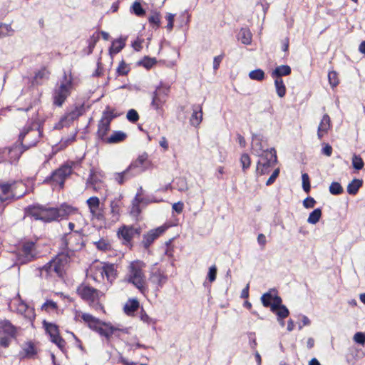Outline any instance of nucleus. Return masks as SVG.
<instances>
[{
	"instance_id": "1",
	"label": "nucleus",
	"mask_w": 365,
	"mask_h": 365,
	"mask_svg": "<svg viewBox=\"0 0 365 365\" xmlns=\"http://www.w3.org/2000/svg\"><path fill=\"white\" fill-rule=\"evenodd\" d=\"M74 236V234L68 233L63 237L62 244L66 249L58 253L55 258L51 259L43 267L37 268L36 269V275L46 279H56V278L63 277L66 265L74 255V251L68 249V244Z\"/></svg>"
},
{
	"instance_id": "2",
	"label": "nucleus",
	"mask_w": 365,
	"mask_h": 365,
	"mask_svg": "<svg viewBox=\"0 0 365 365\" xmlns=\"http://www.w3.org/2000/svg\"><path fill=\"white\" fill-rule=\"evenodd\" d=\"M75 319L83 321L90 329L96 331L107 340L110 338L120 341L129 339L130 328H123L120 325H113L110 322H103L87 313L77 312Z\"/></svg>"
},
{
	"instance_id": "3",
	"label": "nucleus",
	"mask_w": 365,
	"mask_h": 365,
	"mask_svg": "<svg viewBox=\"0 0 365 365\" xmlns=\"http://www.w3.org/2000/svg\"><path fill=\"white\" fill-rule=\"evenodd\" d=\"M43 137V128L36 120L29 122L21 131L19 141L24 150L34 147Z\"/></svg>"
},
{
	"instance_id": "4",
	"label": "nucleus",
	"mask_w": 365,
	"mask_h": 365,
	"mask_svg": "<svg viewBox=\"0 0 365 365\" xmlns=\"http://www.w3.org/2000/svg\"><path fill=\"white\" fill-rule=\"evenodd\" d=\"M73 79L71 73L63 72L62 78L56 83L53 91V103L55 106L61 107L71 95L73 88Z\"/></svg>"
},
{
	"instance_id": "5",
	"label": "nucleus",
	"mask_w": 365,
	"mask_h": 365,
	"mask_svg": "<svg viewBox=\"0 0 365 365\" xmlns=\"http://www.w3.org/2000/svg\"><path fill=\"white\" fill-rule=\"evenodd\" d=\"M25 185L20 181L0 183V202H9L26 194Z\"/></svg>"
},
{
	"instance_id": "6",
	"label": "nucleus",
	"mask_w": 365,
	"mask_h": 365,
	"mask_svg": "<svg viewBox=\"0 0 365 365\" xmlns=\"http://www.w3.org/2000/svg\"><path fill=\"white\" fill-rule=\"evenodd\" d=\"M76 292L91 307L97 312H104L103 307L99 302L100 297L103 295L102 292L89 284L83 283L77 287Z\"/></svg>"
},
{
	"instance_id": "7",
	"label": "nucleus",
	"mask_w": 365,
	"mask_h": 365,
	"mask_svg": "<svg viewBox=\"0 0 365 365\" xmlns=\"http://www.w3.org/2000/svg\"><path fill=\"white\" fill-rule=\"evenodd\" d=\"M25 213L26 216L43 222H51L58 220V211L56 207L41 205H29L25 208Z\"/></svg>"
},
{
	"instance_id": "8",
	"label": "nucleus",
	"mask_w": 365,
	"mask_h": 365,
	"mask_svg": "<svg viewBox=\"0 0 365 365\" xmlns=\"http://www.w3.org/2000/svg\"><path fill=\"white\" fill-rule=\"evenodd\" d=\"M256 176L269 174L277 163V152L274 148L267 149L265 153L258 156Z\"/></svg>"
},
{
	"instance_id": "9",
	"label": "nucleus",
	"mask_w": 365,
	"mask_h": 365,
	"mask_svg": "<svg viewBox=\"0 0 365 365\" xmlns=\"http://www.w3.org/2000/svg\"><path fill=\"white\" fill-rule=\"evenodd\" d=\"M170 87L163 86V83H160L152 93L150 106L156 111V113L161 117L164 115V106L167 102Z\"/></svg>"
},
{
	"instance_id": "10",
	"label": "nucleus",
	"mask_w": 365,
	"mask_h": 365,
	"mask_svg": "<svg viewBox=\"0 0 365 365\" xmlns=\"http://www.w3.org/2000/svg\"><path fill=\"white\" fill-rule=\"evenodd\" d=\"M71 166L63 165L53 171L49 176H47L44 179L43 183L48 184L53 187L58 186L62 189L64 186L66 179L71 174Z\"/></svg>"
},
{
	"instance_id": "11",
	"label": "nucleus",
	"mask_w": 365,
	"mask_h": 365,
	"mask_svg": "<svg viewBox=\"0 0 365 365\" xmlns=\"http://www.w3.org/2000/svg\"><path fill=\"white\" fill-rule=\"evenodd\" d=\"M128 281L138 289L141 293L144 294L147 291L145 275L139 263L133 262L130 265Z\"/></svg>"
},
{
	"instance_id": "12",
	"label": "nucleus",
	"mask_w": 365,
	"mask_h": 365,
	"mask_svg": "<svg viewBox=\"0 0 365 365\" xmlns=\"http://www.w3.org/2000/svg\"><path fill=\"white\" fill-rule=\"evenodd\" d=\"M35 243L31 241L24 242L16 254V264H25L36 258Z\"/></svg>"
},
{
	"instance_id": "13",
	"label": "nucleus",
	"mask_w": 365,
	"mask_h": 365,
	"mask_svg": "<svg viewBox=\"0 0 365 365\" xmlns=\"http://www.w3.org/2000/svg\"><path fill=\"white\" fill-rule=\"evenodd\" d=\"M85 113V107L83 104L76 105L71 110L68 111L56 124L54 128L61 129L63 127L69 126L74 120L78 119Z\"/></svg>"
},
{
	"instance_id": "14",
	"label": "nucleus",
	"mask_w": 365,
	"mask_h": 365,
	"mask_svg": "<svg viewBox=\"0 0 365 365\" xmlns=\"http://www.w3.org/2000/svg\"><path fill=\"white\" fill-rule=\"evenodd\" d=\"M18 334L19 329L9 321L0 322V342H7L9 340L16 339Z\"/></svg>"
},
{
	"instance_id": "15",
	"label": "nucleus",
	"mask_w": 365,
	"mask_h": 365,
	"mask_svg": "<svg viewBox=\"0 0 365 365\" xmlns=\"http://www.w3.org/2000/svg\"><path fill=\"white\" fill-rule=\"evenodd\" d=\"M148 166V155L144 153L139 155L135 160L133 161L128 167V170L131 173V175L134 177L144 172Z\"/></svg>"
},
{
	"instance_id": "16",
	"label": "nucleus",
	"mask_w": 365,
	"mask_h": 365,
	"mask_svg": "<svg viewBox=\"0 0 365 365\" xmlns=\"http://www.w3.org/2000/svg\"><path fill=\"white\" fill-rule=\"evenodd\" d=\"M24 148L20 145H14L11 148H6L2 151L3 161H8L10 163L16 162L22 153L25 151Z\"/></svg>"
},
{
	"instance_id": "17",
	"label": "nucleus",
	"mask_w": 365,
	"mask_h": 365,
	"mask_svg": "<svg viewBox=\"0 0 365 365\" xmlns=\"http://www.w3.org/2000/svg\"><path fill=\"white\" fill-rule=\"evenodd\" d=\"M272 291L274 292V289H272ZM261 301L264 307H270V310L272 312H274L278 307L281 306H284L282 304V298L275 294L272 296L271 294V290L268 292L264 293L261 297Z\"/></svg>"
},
{
	"instance_id": "18",
	"label": "nucleus",
	"mask_w": 365,
	"mask_h": 365,
	"mask_svg": "<svg viewBox=\"0 0 365 365\" xmlns=\"http://www.w3.org/2000/svg\"><path fill=\"white\" fill-rule=\"evenodd\" d=\"M98 274H99L102 278L106 277L107 280L112 283L117 276L115 265L113 264H105L103 266L98 267L96 269L95 274L97 275ZM96 278L97 276L94 277V279H96Z\"/></svg>"
},
{
	"instance_id": "19",
	"label": "nucleus",
	"mask_w": 365,
	"mask_h": 365,
	"mask_svg": "<svg viewBox=\"0 0 365 365\" xmlns=\"http://www.w3.org/2000/svg\"><path fill=\"white\" fill-rule=\"evenodd\" d=\"M86 204L92 217L98 220H105L103 210L100 207V200L98 197L93 196L89 197L86 201Z\"/></svg>"
},
{
	"instance_id": "20",
	"label": "nucleus",
	"mask_w": 365,
	"mask_h": 365,
	"mask_svg": "<svg viewBox=\"0 0 365 365\" xmlns=\"http://www.w3.org/2000/svg\"><path fill=\"white\" fill-rule=\"evenodd\" d=\"M140 234V228H135L132 226H123L119 228L118 231V236L120 239L123 240L124 244H128L131 242L132 239L135 236H139Z\"/></svg>"
},
{
	"instance_id": "21",
	"label": "nucleus",
	"mask_w": 365,
	"mask_h": 365,
	"mask_svg": "<svg viewBox=\"0 0 365 365\" xmlns=\"http://www.w3.org/2000/svg\"><path fill=\"white\" fill-rule=\"evenodd\" d=\"M266 146V140L261 134H252V150L257 157L262 155L267 148Z\"/></svg>"
},
{
	"instance_id": "22",
	"label": "nucleus",
	"mask_w": 365,
	"mask_h": 365,
	"mask_svg": "<svg viewBox=\"0 0 365 365\" xmlns=\"http://www.w3.org/2000/svg\"><path fill=\"white\" fill-rule=\"evenodd\" d=\"M103 175L101 172L91 169L86 181L87 187H91L96 191L101 189L103 186Z\"/></svg>"
},
{
	"instance_id": "23",
	"label": "nucleus",
	"mask_w": 365,
	"mask_h": 365,
	"mask_svg": "<svg viewBox=\"0 0 365 365\" xmlns=\"http://www.w3.org/2000/svg\"><path fill=\"white\" fill-rule=\"evenodd\" d=\"M166 230V227L160 226L156 229L151 230L146 234L143 235V239L142 241L143 246L148 249L151 244Z\"/></svg>"
},
{
	"instance_id": "24",
	"label": "nucleus",
	"mask_w": 365,
	"mask_h": 365,
	"mask_svg": "<svg viewBox=\"0 0 365 365\" xmlns=\"http://www.w3.org/2000/svg\"><path fill=\"white\" fill-rule=\"evenodd\" d=\"M149 280L156 286L157 289H159L163 287V286L167 282L168 277L164 272L155 268L151 272Z\"/></svg>"
},
{
	"instance_id": "25",
	"label": "nucleus",
	"mask_w": 365,
	"mask_h": 365,
	"mask_svg": "<svg viewBox=\"0 0 365 365\" xmlns=\"http://www.w3.org/2000/svg\"><path fill=\"white\" fill-rule=\"evenodd\" d=\"M38 349L35 344H25L19 351L18 356L20 360L25 359H36L38 354Z\"/></svg>"
},
{
	"instance_id": "26",
	"label": "nucleus",
	"mask_w": 365,
	"mask_h": 365,
	"mask_svg": "<svg viewBox=\"0 0 365 365\" xmlns=\"http://www.w3.org/2000/svg\"><path fill=\"white\" fill-rule=\"evenodd\" d=\"M14 305H16L17 312L23 315L25 318L31 321L35 318L34 309L28 306L24 302L19 299L16 301V304L14 303Z\"/></svg>"
},
{
	"instance_id": "27",
	"label": "nucleus",
	"mask_w": 365,
	"mask_h": 365,
	"mask_svg": "<svg viewBox=\"0 0 365 365\" xmlns=\"http://www.w3.org/2000/svg\"><path fill=\"white\" fill-rule=\"evenodd\" d=\"M122 202L120 197H115L110 202V220L112 222H117L120 217V208Z\"/></svg>"
},
{
	"instance_id": "28",
	"label": "nucleus",
	"mask_w": 365,
	"mask_h": 365,
	"mask_svg": "<svg viewBox=\"0 0 365 365\" xmlns=\"http://www.w3.org/2000/svg\"><path fill=\"white\" fill-rule=\"evenodd\" d=\"M331 128V120L327 114H324L317 129V136L319 139H322L323 136L327 133Z\"/></svg>"
},
{
	"instance_id": "29",
	"label": "nucleus",
	"mask_w": 365,
	"mask_h": 365,
	"mask_svg": "<svg viewBox=\"0 0 365 365\" xmlns=\"http://www.w3.org/2000/svg\"><path fill=\"white\" fill-rule=\"evenodd\" d=\"M46 333L50 336L51 342H61L62 339L59 336L58 327L51 323H44Z\"/></svg>"
},
{
	"instance_id": "30",
	"label": "nucleus",
	"mask_w": 365,
	"mask_h": 365,
	"mask_svg": "<svg viewBox=\"0 0 365 365\" xmlns=\"http://www.w3.org/2000/svg\"><path fill=\"white\" fill-rule=\"evenodd\" d=\"M202 120V109L200 105L192 106V114L190 117V124L195 127H197Z\"/></svg>"
},
{
	"instance_id": "31",
	"label": "nucleus",
	"mask_w": 365,
	"mask_h": 365,
	"mask_svg": "<svg viewBox=\"0 0 365 365\" xmlns=\"http://www.w3.org/2000/svg\"><path fill=\"white\" fill-rule=\"evenodd\" d=\"M126 37L120 36L119 38L113 41L109 48V54L111 57L118 53L125 46Z\"/></svg>"
},
{
	"instance_id": "32",
	"label": "nucleus",
	"mask_w": 365,
	"mask_h": 365,
	"mask_svg": "<svg viewBox=\"0 0 365 365\" xmlns=\"http://www.w3.org/2000/svg\"><path fill=\"white\" fill-rule=\"evenodd\" d=\"M110 123L100 120L98 125L97 135L99 139L106 143V139L108 138L107 134L110 130Z\"/></svg>"
},
{
	"instance_id": "33",
	"label": "nucleus",
	"mask_w": 365,
	"mask_h": 365,
	"mask_svg": "<svg viewBox=\"0 0 365 365\" xmlns=\"http://www.w3.org/2000/svg\"><path fill=\"white\" fill-rule=\"evenodd\" d=\"M127 137L126 133L123 131H114L108 138L106 139V143L108 144H115L123 142Z\"/></svg>"
},
{
	"instance_id": "34",
	"label": "nucleus",
	"mask_w": 365,
	"mask_h": 365,
	"mask_svg": "<svg viewBox=\"0 0 365 365\" xmlns=\"http://www.w3.org/2000/svg\"><path fill=\"white\" fill-rule=\"evenodd\" d=\"M291 68L288 65H282L275 68L272 71L271 76L272 78H281L282 76H288L291 73Z\"/></svg>"
},
{
	"instance_id": "35",
	"label": "nucleus",
	"mask_w": 365,
	"mask_h": 365,
	"mask_svg": "<svg viewBox=\"0 0 365 365\" xmlns=\"http://www.w3.org/2000/svg\"><path fill=\"white\" fill-rule=\"evenodd\" d=\"M58 211V218H63L68 215H72L76 212V209L67 204H63L59 207H56Z\"/></svg>"
},
{
	"instance_id": "36",
	"label": "nucleus",
	"mask_w": 365,
	"mask_h": 365,
	"mask_svg": "<svg viewBox=\"0 0 365 365\" xmlns=\"http://www.w3.org/2000/svg\"><path fill=\"white\" fill-rule=\"evenodd\" d=\"M363 185V180L360 179L352 180L347 185V192L351 195H355Z\"/></svg>"
},
{
	"instance_id": "37",
	"label": "nucleus",
	"mask_w": 365,
	"mask_h": 365,
	"mask_svg": "<svg viewBox=\"0 0 365 365\" xmlns=\"http://www.w3.org/2000/svg\"><path fill=\"white\" fill-rule=\"evenodd\" d=\"M277 317V320L282 327L284 326V319L289 316V312L286 306H281L272 312Z\"/></svg>"
},
{
	"instance_id": "38",
	"label": "nucleus",
	"mask_w": 365,
	"mask_h": 365,
	"mask_svg": "<svg viewBox=\"0 0 365 365\" xmlns=\"http://www.w3.org/2000/svg\"><path fill=\"white\" fill-rule=\"evenodd\" d=\"M138 308L139 302L136 299H130L125 303L123 309L126 314L133 315Z\"/></svg>"
},
{
	"instance_id": "39",
	"label": "nucleus",
	"mask_w": 365,
	"mask_h": 365,
	"mask_svg": "<svg viewBox=\"0 0 365 365\" xmlns=\"http://www.w3.org/2000/svg\"><path fill=\"white\" fill-rule=\"evenodd\" d=\"M252 33L247 28H242L238 34V39L245 45H250L252 42Z\"/></svg>"
},
{
	"instance_id": "40",
	"label": "nucleus",
	"mask_w": 365,
	"mask_h": 365,
	"mask_svg": "<svg viewBox=\"0 0 365 365\" xmlns=\"http://www.w3.org/2000/svg\"><path fill=\"white\" fill-rule=\"evenodd\" d=\"M115 180L120 185L123 184L125 181L133 177L131 175V173L128 170H125L120 173H115L113 175Z\"/></svg>"
},
{
	"instance_id": "41",
	"label": "nucleus",
	"mask_w": 365,
	"mask_h": 365,
	"mask_svg": "<svg viewBox=\"0 0 365 365\" xmlns=\"http://www.w3.org/2000/svg\"><path fill=\"white\" fill-rule=\"evenodd\" d=\"M274 86L277 94L279 97L283 98L286 94V86L281 78H274Z\"/></svg>"
},
{
	"instance_id": "42",
	"label": "nucleus",
	"mask_w": 365,
	"mask_h": 365,
	"mask_svg": "<svg viewBox=\"0 0 365 365\" xmlns=\"http://www.w3.org/2000/svg\"><path fill=\"white\" fill-rule=\"evenodd\" d=\"M49 74V71L45 67H43L35 73L34 81L36 83L40 84L43 80L48 78Z\"/></svg>"
},
{
	"instance_id": "43",
	"label": "nucleus",
	"mask_w": 365,
	"mask_h": 365,
	"mask_svg": "<svg viewBox=\"0 0 365 365\" xmlns=\"http://www.w3.org/2000/svg\"><path fill=\"white\" fill-rule=\"evenodd\" d=\"M322 210L320 208H317V209L314 210L309 214L308 219H307V222L309 224L315 225L319 221V220L322 217Z\"/></svg>"
},
{
	"instance_id": "44",
	"label": "nucleus",
	"mask_w": 365,
	"mask_h": 365,
	"mask_svg": "<svg viewBox=\"0 0 365 365\" xmlns=\"http://www.w3.org/2000/svg\"><path fill=\"white\" fill-rule=\"evenodd\" d=\"M113 109H111L108 106H106L105 110L103 112L101 120L110 123L112 120L116 118L118 115L113 113Z\"/></svg>"
},
{
	"instance_id": "45",
	"label": "nucleus",
	"mask_w": 365,
	"mask_h": 365,
	"mask_svg": "<svg viewBox=\"0 0 365 365\" xmlns=\"http://www.w3.org/2000/svg\"><path fill=\"white\" fill-rule=\"evenodd\" d=\"M157 63L155 58L145 56L142 60L138 61V65L142 66L147 69H150Z\"/></svg>"
},
{
	"instance_id": "46",
	"label": "nucleus",
	"mask_w": 365,
	"mask_h": 365,
	"mask_svg": "<svg viewBox=\"0 0 365 365\" xmlns=\"http://www.w3.org/2000/svg\"><path fill=\"white\" fill-rule=\"evenodd\" d=\"M240 164L242 166V171L245 173L251 165V159L247 153H243L240 156Z\"/></svg>"
},
{
	"instance_id": "47",
	"label": "nucleus",
	"mask_w": 365,
	"mask_h": 365,
	"mask_svg": "<svg viewBox=\"0 0 365 365\" xmlns=\"http://www.w3.org/2000/svg\"><path fill=\"white\" fill-rule=\"evenodd\" d=\"M264 76H265V74H264V71L260 68L253 70V71H250L249 73V77L250 78V79L258 81H261L264 80Z\"/></svg>"
},
{
	"instance_id": "48",
	"label": "nucleus",
	"mask_w": 365,
	"mask_h": 365,
	"mask_svg": "<svg viewBox=\"0 0 365 365\" xmlns=\"http://www.w3.org/2000/svg\"><path fill=\"white\" fill-rule=\"evenodd\" d=\"M14 30L10 24H0V38H4L8 36L12 35Z\"/></svg>"
},
{
	"instance_id": "49",
	"label": "nucleus",
	"mask_w": 365,
	"mask_h": 365,
	"mask_svg": "<svg viewBox=\"0 0 365 365\" xmlns=\"http://www.w3.org/2000/svg\"><path fill=\"white\" fill-rule=\"evenodd\" d=\"M329 192L334 195H338L343 192L344 190L338 182H332L329 188Z\"/></svg>"
},
{
	"instance_id": "50",
	"label": "nucleus",
	"mask_w": 365,
	"mask_h": 365,
	"mask_svg": "<svg viewBox=\"0 0 365 365\" xmlns=\"http://www.w3.org/2000/svg\"><path fill=\"white\" fill-rule=\"evenodd\" d=\"M328 80H329V83L332 88L336 87L339 83L338 73L334 71H331L329 72Z\"/></svg>"
},
{
	"instance_id": "51",
	"label": "nucleus",
	"mask_w": 365,
	"mask_h": 365,
	"mask_svg": "<svg viewBox=\"0 0 365 365\" xmlns=\"http://www.w3.org/2000/svg\"><path fill=\"white\" fill-rule=\"evenodd\" d=\"M130 12L135 14L138 16H142L145 13L141 4L138 1H135L130 7Z\"/></svg>"
},
{
	"instance_id": "52",
	"label": "nucleus",
	"mask_w": 365,
	"mask_h": 365,
	"mask_svg": "<svg viewBox=\"0 0 365 365\" xmlns=\"http://www.w3.org/2000/svg\"><path fill=\"white\" fill-rule=\"evenodd\" d=\"M352 165L354 169L359 170L364 168V163L359 155L354 154L352 157Z\"/></svg>"
},
{
	"instance_id": "53",
	"label": "nucleus",
	"mask_w": 365,
	"mask_h": 365,
	"mask_svg": "<svg viewBox=\"0 0 365 365\" xmlns=\"http://www.w3.org/2000/svg\"><path fill=\"white\" fill-rule=\"evenodd\" d=\"M129 71H130V68H128V65L125 63V62L123 60H122L120 62V63L116 69V72L118 76H125V75L128 74Z\"/></svg>"
},
{
	"instance_id": "54",
	"label": "nucleus",
	"mask_w": 365,
	"mask_h": 365,
	"mask_svg": "<svg viewBox=\"0 0 365 365\" xmlns=\"http://www.w3.org/2000/svg\"><path fill=\"white\" fill-rule=\"evenodd\" d=\"M128 121L131 123H136L139 120V115L135 109H130L126 115Z\"/></svg>"
},
{
	"instance_id": "55",
	"label": "nucleus",
	"mask_w": 365,
	"mask_h": 365,
	"mask_svg": "<svg viewBox=\"0 0 365 365\" xmlns=\"http://www.w3.org/2000/svg\"><path fill=\"white\" fill-rule=\"evenodd\" d=\"M95 245L99 250L102 251H106L110 248V244L104 239H101L98 242H96Z\"/></svg>"
},
{
	"instance_id": "56",
	"label": "nucleus",
	"mask_w": 365,
	"mask_h": 365,
	"mask_svg": "<svg viewBox=\"0 0 365 365\" xmlns=\"http://www.w3.org/2000/svg\"><path fill=\"white\" fill-rule=\"evenodd\" d=\"M99 38H100V33L98 31H96L87 40L88 45H89L91 48H94L96 46V44L98 41Z\"/></svg>"
},
{
	"instance_id": "57",
	"label": "nucleus",
	"mask_w": 365,
	"mask_h": 365,
	"mask_svg": "<svg viewBox=\"0 0 365 365\" xmlns=\"http://www.w3.org/2000/svg\"><path fill=\"white\" fill-rule=\"evenodd\" d=\"M279 173H280L279 168H274L273 172L272 173L270 177L267 180L266 185L269 186V185H272L275 182L277 177L279 176Z\"/></svg>"
},
{
	"instance_id": "58",
	"label": "nucleus",
	"mask_w": 365,
	"mask_h": 365,
	"mask_svg": "<svg viewBox=\"0 0 365 365\" xmlns=\"http://www.w3.org/2000/svg\"><path fill=\"white\" fill-rule=\"evenodd\" d=\"M302 187L304 192H309L310 191V182L308 174L303 173L302 175Z\"/></svg>"
},
{
	"instance_id": "59",
	"label": "nucleus",
	"mask_w": 365,
	"mask_h": 365,
	"mask_svg": "<svg viewBox=\"0 0 365 365\" xmlns=\"http://www.w3.org/2000/svg\"><path fill=\"white\" fill-rule=\"evenodd\" d=\"M150 24H153L156 27H159L160 24V15L159 13H154L148 18Z\"/></svg>"
},
{
	"instance_id": "60",
	"label": "nucleus",
	"mask_w": 365,
	"mask_h": 365,
	"mask_svg": "<svg viewBox=\"0 0 365 365\" xmlns=\"http://www.w3.org/2000/svg\"><path fill=\"white\" fill-rule=\"evenodd\" d=\"M217 276V267L215 265H212L209 268L207 273V279L210 282H214L216 279Z\"/></svg>"
},
{
	"instance_id": "61",
	"label": "nucleus",
	"mask_w": 365,
	"mask_h": 365,
	"mask_svg": "<svg viewBox=\"0 0 365 365\" xmlns=\"http://www.w3.org/2000/svg\"><path fill=\"white\" fill-rule=\"evenodd\" d=\"M143 202V201H142V200H138V202H135V199L133 200L132 208H131V210H130V212H131L132 215H138L140 214V209L139 204L140 202Z\"/></svg>"
},
{
	"instance_id": "62",
	"label": "nucleus",
	"mask_w": 365,
	"mask_h": 365,
	"mask_svg": "<svg viewBox=\"0 0 365 365\" xmlns=\"http://www.w3.org/2000/svg\"><path fill=\"white\" fill-rule=\"evenodd\" d=\"M316 204V200L312 197H307L303 201V205L305 208H312Z\"/></svg>"
},
{
	"instance_id": "63",
	"label": "nucleus",
	"mask_w": 365,
	"mask_h": 365,
	"mask_svg": "<svg viewBox=\"0 0 365 365\" xmlns=\"http://www.w3.org/2000/svg\"><path fill=\"white\" fill-rule=\"evenodd\" d=\"M42 309L46 310L52 309L54 310L57 309V304L55 302L52 300H47L42 306Z\"/></svg>"
},
{
	"instance_id": "64",
	"label": "nucleus",
	"mask_w": 365,
	"mask_h": 365,
	"mask_svg": "<svg viewBox=\"0 0 365 365\" xmlns=\"http://www.w3.org/2000/svg\"><path fill=\"white\" fill-rule=\"evenodd\" d=\"M354 342H365V332H356L354 336Z\"/></svg>"
}]
</instances>
